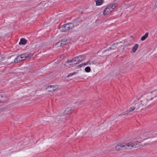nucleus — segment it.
<instances>
[{
    "label": "nucleus",
    "mask_w": 157,
    "mask_h": 157,
    "mask_svg": "<svg viewBox=\"0 0 157 157\" xmlns=\"http://www.w3.org/2000/svg\"><path fill=\"white\" fill-rule=\"evenodd\" d=\"M128 149H131L132 148H136L139 147L141 145L140 142L135 141L133 142H130L128 143Z\"/></svg>",
    "instance_id": "nucleus-1"
},
{
    "label": "nucleus",
    "mask_w": 157,
    "mask_h": 157,
    "mask_svg": "<svg viewBox=\"0 0 157 157\" xmlns=\"http://www.w3.org/2000/svg\"><path fill=\"white\" fill-rule=\"evenodd\" d=\"M153 98L152 97L151 98L148 99V98H144L142 100L140 101L141 104L143 105V106L144 109L148 107L150 105L151 103L149 101L152 100Z\"/></svg>",
    "instance_id": "nucleus-2"
},
{
    "label": "nucleus",
    "mask_w": 157,
    "mask_h": 157,
    "mask_svg": "<svg viewBox=\"0 0 157 157\" xmlns=\"http://www.w3.org/2000/svg\"><path fill=\"white\" fill-rule=\"evenodd\" d=\"M127 145L128 143H119L115 146V150L117 151H121L128 149Z\"/></svg>",
    "instance_id": "nucleus-3"
},
{
    "label": "nucleus",
    "mask_w": 157,
    "mask_h": 157,
    "mask_svg": "<svg viewBox=\"0 0 157 157\" xmlns=\"http://www.w3.org/2000/svg\"><path fill=\"white\" fill-rule=\"evenodd\" d=\"M18 55L20 57V58H21V60H24L31 57L33 55L31 53L28 54L25 53L22 54Z\"/></svg>",
    "instance_id": "nucleus-4"
},
{
    "label": "nucleus",
    "mask_w": 157,
    "mask_h": 157,
    "mask_svg": "<svg viewBox=\"0 0 157 157\" xmlns=\"http://www.w3.org/2000/svg\"><path fill=\"white\" fill-rule=\"evenodd\" d=\"M83 21L80 17H78L76 19H75L73 20V25L75 27L77 26L80 25L82 24Z\"/></svg>",
    "instance_id": "nucleus-5"
},
{
    "label": "nucleus",
    "mask_w": 157,
    "mask_h": 157,
    "mask_svg": "<svg viewBox=\"0 0 157 157\" xmlns=\"http://www.w3.org/2000/svg\"><path fill=\"white\" fill-rule=\"evenodd\" d=\"M110 8L109 5L103 10V13L104 15H109L111 12L112 11L110 10Z\"/></svg>",
    "instance_id": "nucleus-6"
},
{
    "label": "nucleus",
    "mask_w": 157,
    "mask_h": 157,
    "mask_svg": "<svg viewBox=\"0 0 157 157\" xmlns=\"http://www.w3.org/2000/svg\"><path fill=\"white\" fill-rule=\"evenodd\" d=\"M135 107L136 110L139 109L141 110L142 109L143 110L144 109L140 102H139L136 103L135 104Z\"/></svg>",
    "instance_id": "nucleus-7"
},
{
    "label": "nucleus",
    "mask_w": 157,
    "mask_h": 157,
    "mask_svg": "<svg viewBox=\"0 0 157 157\" xmlns=\"http://www.w3.org/2000/svg\"><path fill=\"white\" fill-rule=\"evenodd\" d=\"M57 89L56 86L54 85L48 86L46 88L47 90H48L49 92H52L55 90Z\"/></svg>",
    "instance_id": "nucleus-8"
},
{
    "label": "nucleus",
    "mask_w": 157,
    "mask_h": 157,
    "mask_svg": "<svg viewBox=\"0 0 157 157\" xmlns=\"http://www.w3.org/2000/svg\"><path fill=\"white\" fill-rule=\"evenodd\" d=\"M67 31L72 30L75 27L73 24L72 23L67 24Z\"/></svg>",
    "instance_id": "nucleus-9"
},
{
    "label": "nucleus",
    "mask_w": 157,
    "mask_h": 157,
    "mask_svg": "<svg viewBox=\"0 0 157 157\" xmlns=\"http://www.w3.org/2000/svg\"><path fill=\"white\" fill-rule=\"evenodd\" d=\"M67 24H64V25H62L61 27L59 28L60 30L63 32H67Z\"/></svg>",
    "instance_id": "nucleus-10"
},
{
    "label": "nucleus",
    "mask_w": 157,
    "mask_h": 157,
    "mask_svg": "<svg viewBox=\"0 0 157 157\" xmlns=\"http://www.w3.org/2000/svg\"><path fill=\"white\" fill-rule=\"evenodd\" d=\"M78 58V62H80L84 60L86 58V56L85 55H80L77 56Z\"/></svg>",
    "instance_id": "nucleus-11"
},
{
    "label": "nucleus",
    "mask_w": 157,
    "mask_h": 157,
    "mask_svg": "<svg viewBox=\"0 0 157 157\" xmlns=\"http://www.w3.org/2000/svg\"><path fill=\"white\" fill-rule=\"evenodd\" d=\"M27 43V40L24 38H22L20 40V41L19 42V44L21 45H25Z\"/></svg>",
    "instance_id": "nucleus-12"
},
{
    "label": "nucleus",
    "mask_w": 157,
    "mask_h": 157,
    "mask_svg": "<svg viewBox=\"0 0 157 157\" xmlns=\"http://www.w3.org/2000/svg\"><path fill=\"white\" fill-rule=\"evenodd\" d=\"M7 98L2 94H0V100L2 101L0 103H3L6 101Z\"/></svg>",
    "instance_id": "nucleus-13"
},
{
    "label": "nucleus",
    "mask_w": 157,
    "mask_h": 157,
    "mask_svg": "<svg viewBox=\"0 0 157 157\" xmlns=\"http://www.w3.org/2000/svg\"><path fill=\"white\" fill-rule=\"evenodd\" d=\"M68 40L66 39H64L61 40V42L62 43V44L63 46H64L66 45L68 43L67 41Z\"/></svg>",
    "instance_id": "nucleus-14"
},
{
    "label": "nucleus",
    "mask_w": 157,
    "mask_h": 157,
    "mask_svg": "<svg viewBox=\"0 0 157 157\" xmlns=\"http://www.w3.org/2000/svg\"><path fill=\"white\" fill-rule=\"evenodd\" d=\"M139 47V45L137 44H136L132 48V51L133 53L135 52L137 50Z\"/></svg>",
    "instance_id": "nucleus-15"
},
{
    "label": "nucleus",
    "mask_w": 157,
    "mask_h": 157,
    "mask_svg": "<svg viewBox=\"0 0 157 157\" xmlns=\"http://www.w3.org/2000/svg\"><path fill=\"white\" fill-rule=\"evenodd\" d=\"M148 33H147L145 34L141 38V40L142 41H144L145 40L148 36Z\"/></svg>",
    "instance_id": "nucleus-16"
},
{
    "label": "nucleus",
    "mask_w": 157,
    "mask_h": 157,
    "mask_svg": "<svg viewBox=\"0 0 157 157\" xmlns=\"http://www.w3.org/2000/svg\"><path fill=\"white\" fill-rule=\"evenodd\" d=\"M20 58L19 56L18 55L14 59V60L13 62L15 63H18L19 62H20L22 60L21 59H19V58Z\"/></svg>",
    "instance_id": "nucleus-17"
},
{
    "label": "nucleus",
    "mask_w": 157,
    "mask_h": 157,
    "mask_svg": "<svg viewBox=\"0 0 157 157\" xmlns=\"http://www.w3.org/2000/svg\"><path fill=\"white\" fill-rule=\"evenodd\" d=\"M118 4L117 3H113L109 5L110 8L112 9L113 10L116 7L118 6Z\"/></svg>",
    "instance_id": "nucleus-18"
},
{
    "label": "nucleus",
    "mask_w": 157,
    "mask_h": 157,
    "mask_svg": "<svg viewBox=\"0 0 157 157\" xmlns=\"http://www.w3.org/2000/svg\"><path fill=\"white\" fill-rule=\"evenodd\" d=\"M103 2V1L102 0H97L96 1V5L97 6H100L101 5Z\"/></svg>",
    "instance_id": "nucleus-19"
},
{
    "label": "nucleus",
    "mask_w": 157,
    "mask_h": 157,
    "mask_svg": "<svg viewBox=\"0 0 157 157\" xmlns=\"http://www.w3.org/2000/svg\"><path fill=\"white\" fill-rule=\"evenodd\" d=\"M144 135H149V137H148V138H153L155 137V136H153V135H151V134H149L147 132H145L144 133Z\"/></svg>",
    "instance_id": "nucleus-20"
},
{
    "label": "nucleus",
    "mask_w": 157,
    "mask_h": 157,
    "mask_svg": "<svg viewBox=\"0 0 157 157\" xmlns=\"http://www.w3.org/2000/svg\"><path fill=\"white\" fill-rule=\"evenodd\" d=\"M85 71L86 72H89L91 71V69L89 67H87L85 68Z\"/></svg>",
    "instance_id": "nucleus-21"
},
{
    "label": "nucleus",
    "mask_w": 157,
    "mask_h": 157,
    "mask_svg": "<svg viewBox=\"0 0 157 157\" xmlns=\"http://www.w3.org/2000/svg\"><path fill=\"white\" fill-rule=\"evenodd\" d=\"M5 56L4 55H0V62L3 61L4 59Z\"/></svg>",
    "instance_id": "nucleus-22"
},
{
    "label": "nucleus",
    "mask_w": 157,
    "mask_h": 157,
    "mask_svg": "<svg viewBox=\"0 0 157 157\" xmlns=\"http://www.w3.org/2000/svg\"><path fill=\"white\" fill-rule=\"evenodd\" d=\"M117 48L116 46V44L115 43L113 44L110 47V48L111 49H115Z\"/></svg>",
    "instance_id": "nucleus-23"
},
{
    "label": "nucleus",
    "mask_w": 157,
    "mask_h": 157,
    "mask_svg": "<svg viewBox=\"0 0 157 157\" xmlns=\"http://www.w3.org/2000/svg\"><path fill=\"white\" fill-rule=\"evenodd\" d=\"M56 45L58 47H60V46H63L62 44V43L61 42V41H60L59 42L56 44Z\"/></svg>",
    "instance_id": "nucleus-24"
},
{
    "label": "nucleus",
    "mask_w": 157,
    "mask_h": 157,
    "mask_svg": "<svg viewBox=\"0 0 157 157\" xmlns=\"http://www.w3.org/2000/svg\"><path fill=\"white\" fill-rule=\"evenodd\" d=\"M130 45V44L129 43H126L123 46V50H124V49L125 48L128 47Z\"/></svg>",
    "instance_id": "nucleus-25"
},
{
    "label": "nucleus",
    "mask_w": 157,
    "mask_h": 157,
    "mask_svg": "<svg viewBox=\"0 0 157 157\" xmlns=\"http://www.w3.org/2000/svg\"><path fill=\"white\" fill-rule=\"evenodd\" d=\"M76 73V72H74V73H71L67 75V77H69L71 76H72L73 75H75Z\"/></svg>",
    "instance_id": "nucleus-26"
},
{
    "label": "nucleus",
    "mask_w": 157,
    "mask_h": 157,
    "mask_svg": "<svg viewBox=\"0 0 157 157\" xmlns=\"http://www.w3.org/2000/svg\"><path fill=\"white\" fill-rule=\"evenodd\" d=\"M136 109V108H135V107H131L130 109H129V112H131L133 111H134V110Z\"/></svg>",
    "instance_id": "nucleus-27"
},
{
    "label": "nucleus",
    "mask_w": 157,
    "mask_h": 157,
    "mask_svg": "<svg viewBox=\"0 0 157 157\" xmlns=\"http://www.w3.org/2000/svg\"><path fill=\"white\" fill-rule=\"evenodd\" d=\"M78 58L77 57H74V58L72 59V60H73V61H78Z\"/></svg>",
    "instance_id": "nucleus-28"
},
{
    "label": "nucleus",
    "mask_w": 157,
    "mask_h": 157,
    "mask_svg": "<svg viewBox=\"0 0 157 157\" xmlns=\"http://www.w3.org/2000/svg\"><path fill=\"white\" fill-rule=\"evenodd\" d=\"M6 109L5 108H3L0 109V113L4 111Z\"/></svg>",
    "instance_id": "nucleus-29"
},
{
    "label": "nucleus",
    "mask_w": 157,
    "mask_h": 157,
    "mask_svg": "<svg viewBox=\"0 0 157 157\" xmlns=\"http://www.w3.org/2000/svg\"><path fill=\"white\" fill-rule=\"evenodd\" d=\"M90 62V61H88L86 63H82L83 66V65H86L88 64V63Z\"/></svg>",
    "instance_id": "nucleus-30"
},
{
    "label": "nucleus",
    "mask_w": 157,
    "mask_h": 157,
    "mask_svg": "<svg viewBox=\"0 0 157 157\" xmlns=\"http://www.w3.org/2000/svg\"><path fill=\"white\" fill-rule=\"evenodd\" d=\"M72 61H73V60H72V59H71L70 60H67V62L66 63H70L72 62Z\"/></svg>",
    "instance_id": "nucleus-31"
},
{
    "label": "nucleus",
    "mask_w": 157,
    "mask_h": 157,
    "mask_svg": "<svg viewBox=\"0 0 157 157\" xmlns=\"http://www.w3.org/2000/svg\"><path fill=\"white\" fill-rule=\"evenodd\" d=\"M157 7V1L156 2L154 8L155 9Z\"/></svg>",
    "instance_id": "nucleus-32"
},
{
    "label": "nucleus",
    "mask_w": 157,
    "mask_h": 157,
    "mask_svg": "<svg viewBox=\"0 0 157 157\" xmlns=\"http://www.w3.org/2000/svg\"><path fill=\"white\" fill-rule=\"evenodd\" d=\"M82 66H83V65H82V63H81V64H80V65L78 66V68H81Z\"/></svg>",
    "instance_id": "nucleus-33"
},
{
    "label": "nucleus",
    "mask_w": 157,
    "mask_h": 157,
    "mask_svg": "<svg viewBox=\"0 0 157 157\" xmlns=\"http://www.w3.org/2000/svg\"><path fill=\"white\" fill-rule=\"evenodd\" d=\"M14 56V55H12V56H9V57L7 58H8V59H10V58H11V57H13V56Z\"/></svg>",
    "instance_id": "nucleus-34"
},
{
    "label": "nucleus",
    "mask_w": 157,
    "mask_h": 157,
    "mask_svg": "<svg viewBox=\"0 0 157 157\" xmlns=\"http://www.w3.org/2000/svg\"><path fill=\"white\" fill-rule=\"evenodd\" d=\"M88 64H91V62H89L88 63Z\"/></svg>",
    "instance_id": "nucleus-35"
},
{
    "label": "nucleus",
    "mask_w": 157,
    "mask_h": 157,
    "mask_svg": "<svg viewBox=\"0 0 157 157\" xmlns=\"http://www.w3.org/2000/svg\"><path fill=\"white\" fill-rule=\"evenodd\" d=\"M19 59H21V58H20V57L19 58Z\"/></svg>",
    "instance_id": "nucleus-36"
},
{
    "label": "nucleus",
    "mask_w": 157,
    "mask_h": 157,
    "mask_svg": "<svg viewBox=\"0 0 157 157\" xmlns=\"http://www.w3.org/2000/svg\"><path fill=\"white\" fill-rule=\"evenodd\" d=\"M1 101H2L1 100H0V102H1Z\"/></svg>",
    "instance_id": "nucleus-37"
},
{
    "label": "nucleus",
    "mask_w": 157,
    "mask_h": 157,
    "mask_svg": "<svg viewBox=\"0 0 157 157\" xmlns=\"http://www.w3.org/2000/svg\"><path fill=\"white\" fill-rule=\"evenodd\" d=\"M123 114V115H125V114Z\"/></svg>",
    "instance_id": "nucleus-38"
},
{
    "label": "nucleus",
    "mask_w": 157,
    "mask_h": 157,
    "mask_svg": "<svg viewBox=\"0 0 157 157\" xmlns=\"http://www.w3.org/2000/svg\"><path fill=\"white\" fill-rule=\"evenodd\" d=\"M71 64H70V66H71Z\"/></svg>",
    "instance_id": "nucleus-39"
},
{
    "label": "nucleus",
    "mask_w": 157,
    "mask_h": 157,
    "mask_svg": "<svg viewBox=\"0 0 157 157\" xmlns=\"http://www.w3.org/2000/svg\"><path fill=\"white\" fill-rule=\"evenodd\" d=\"M77 63H75V64H76ZM74 64H75V63H74Z\"/></svg>",
    "instance_id": "nucleus-40"
}]
</instances>
